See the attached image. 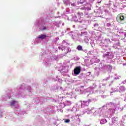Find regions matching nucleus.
<instances>
[{"mask_svg":"<svg viewBox=\"0 0 126 126\" xmlns=\"http://www.w3.org/2000/svg\"><path fill=\"white\" fill-rule=\"evenodd\" d=\"M81 71V67L80 66L77 67L74 69V75H78Z\"/></svg>","mask_w":126,"mask_h":126,"instance_id":"nucleus-5","label":"nucleus"},{"mask_svg":"<svg viewBox=\"0 0 126 126\" xmlns=\"http://www.w3.org/2000/svg\"><path fill=\"white\" fill-rule=\"evenodd\" d=\"M78 14H81V15H83V14H82V13H78Z\"/></svg>","mask_w":126,"mask_h":126,"instance_id":"nucleus-20","label":"nucleus"},{"mask_svg":"<svg viewBox=\"0 0 126 126\" xmlns=\"http://www.w3.org/2000/svg\"><path fill=\"white\" fill-rule=\"evenodd\" d=\"M65 44H66V42H65V41L63 40V44H65Z\"/></svg>","mask_w":126,"mask_h":126,"instance_id":"nucleus-18","label":"nucleus"},{"mask_svg":"<svg viewBox=\"0 0 126 126\" xmlns=\"http://www.w3.org/2000/svg\"><path fill=\"white\" fill-rule=\"evenodd\" d=\"M43 28H41V29H42V30H45V29H46V27H42Z\"/></svg>","mask_w":126,"mask_h":126,"instance_id":"nucleus-15","label":"nucleus"},{"mask_svg":"<svg viewBox=\"0 0 126 126\" xmlns=\"http://www.w3.org/2000/svg\"><path fill=\"white\" fill-rule=\"evenodd\" d=\"M66 103H68V104H66V105H71V102L67 101Z\"/></svg>","mask_w":126,"mask_h":126,"instance_id":"nucleus-14","label":"nucleus"},{"mask_svg":"<svg viewBox=\"0 0 126 126\" xmlns=\"http://www.w3.org/2000/svg\"><path fill=\"white\" fill-rule=\"evenodd\" d=\"M125 37H126V34H125Z\"/></svg>","mask_w":126,"mask_h":126,"instance_id":"nucleus-27","label":"nucleus"},{"mask_svg":"<svg viewBox=\"0 0 126 126\" xmlns=\"http://www.w3.org/2000/svg\"><path fill=\"white\" fill-rule=\"evenodd\" d=\"M117 21L119 23H123L126 19V15L120 14L117 15L116 18Z\"/></svg>","mask_w":126,"mask_h":126,"instance_id":"nucleus-1","label":"nucleus"},{"mask_svg":"<svg viewBox=\"0 0 126 126\" xmlns=\"http://www.w3.org/2000/svg\"><path fill=\"white\" fill-rule=\"evenodd\" d=\"M71 6H75V4L74 3L71 4Z\"/></svg>","mask_w":126,"mask_h":126,"instance_id":"nucleus-17","label":"nucleus"},{"mask_svg":"<svg viewBox=\"0 0 126 126\" xmlns=\"http://www.w3.org/2000/svg\"><path fill=\"white\" fill-rule=\"evenodd\" d=\"M104 108H106V106H104L102 107L101 110H104Z\"/></svg>","mask_w":126,"mask_h":126,"instance_id":"nucleus-19","label":"nucleus"},{"mask_svg":"<svg viewBox=\"0 0 126 126\" xmlns=\"http://www.w3.org/2000/svg\"><path fill=\"white\" fill-rule=\"evenodd\" d=\"M77 49L78 51H81L82 50V46L78 45L77 47Z\"/></svg>","mask_w":126,"mask_h":126,"instance_id":"nucleus-11","label":"nucleus"},{"mask_svg":"<svg viewBox=\"0 0 126 126\" xmlns=\"http://www.w3.org/2000/svg\"><path fill=\"white\" fill-rule=\"evenodd\" d=\"M120 90L121 91H125V90H126V88H125L124 86H121L120 87Z\"/></svg>","mask_w":126,"mask_h":126,"instance_id":"nucleus-12","label":"nucleus"},{"mask_svg":"<svg viewBox=\"0 0 126 126\" xmlns=\"http://www.w3.org/2000/svg\"><path fill=\"white\" fill-rule=\"evenodd\" d=\"M89 103H90V100H88V101H81V108H84L83 110H85L87 106H88Z\"/></svg>","mask_w":126,"mask_h":126,"instance_id":"nucleus-4","label":"nucleus"},{"mask_svg":"<svg viewBox=\"0 0 126 126\" xmlns=\"http://www.w3.org/2000/svg\"><path fill=\"white\" fill-rule=\"evenodd\" d=\"M47 36L45 35L41 34L38 36V39H45Z\"/></svg>","mask_w":126,"mask_h":126,"instance_id":"nucleus-8","label":"nucleus"},{"mask_svg":"<svg viewBox=\"0 0 126 126\" xmlns=\"http://www.w3.org/2000/svg\"><path fill=\"white\" fill-rule=\"evenodd\" d=\"M9 105L10 107H13L14 108H18L19 107L18 101L16 100H12L10 102Z\"/></svg>","mask_w":126,"mask_h":126,"instance_id":"nucleus-2","label":"nucleus"},{"mask_svg":"<svg viewBox=\"0 0 126 126\" xmlns=\"http://www.w3.org/2000/svg\"><path fill=\"white\" fill-rule=\"evenodd\" d=\"M63 25H64V24H63Z\"/></svg>","mask_w":126,"mask_h":126,"instance_id":"nucleus-26","label":"nucleus"},{"mask_svg":"<svg viewBox=\"0 0 126 126\" xmlns=\"http://www.w3.org/2000/svg\"><path fill=\"white\" fill-rule=\"evenodd\" d=\"M81 37H82V34H77V33H75L74 36L73 35L72 36L73 40H77L78 41H81V39H79Z\"/></svg>","mask_w":126,"mask_h":126,"instance_id":"nucleus-6","label":"nucleus"},{"mask_svg":"<svg viewBox=\"0 0 126 126\" xmlns=\"http://www.w3.org/2000/svg\"><path fill=\"white\" fill-rule=\"evenodd\" d=\"M65 122L66 123H69V122H70V120H69V119H66V120L65 121Z\"/></svg>","mask_w":126,"mask_h":126,"instance_id":"nucleus-13","label":"nucleus"},{"mask_svg":"<svg viewBox=\"0 0 126 126\" xmlns=\"http://www.w3.org/2000/svg\"><path fill=\"white\" fill-rule=\"evenodd\" d=\"M59 50H62V51H63V50L65 49V47H64V45H60L59 47H58Z\"/></svg>","mask_w":126,"mask_h":126,"instance_id":"nucleus-7","label":"nucleus"},{"mask_svg":"<svg viewBox=\"0 0 126 126\" xmlns=\"http://www.w3.org/2000/svg\"><path fill=\"white\" fill-rule=\"evenodd\" d=\"M91 110H94V108H92Z\"/></svg>","mask_w":126,"mask_h":126,"instance_id":"nucleus-24","label":"nucleus"},{"mask_svg":"<svg viewBox=\"0 0 126 126\" xmlns=\"http://www.w3.org/2000/svg\"><path fill=\"white\" fill-rule=\"evenodd\" d=\"M9 98H10V96H9Z\"/></svg>","mask_w":126,"mask_h":126,"instance_id":"nucleus-28","label":"nucleus"},{"mask_svg":"<svg viewBox=\"0 0 126 126\" xmlns=\"http://www.w3.org/2000/svg\"><path fill=\"white\" fill-rule=\"evenodd\" d=\"M104 68L107 69V70H111L112 69V66L110 65L105 66H104Z\"/></svg>","mask_w":126,"mask_h":126,"instance_id":"nucleus-10","label":"nucleus"},{"mask_svg":"<svg viewBox=\"0 0 126 126\" xmlns=\"http://www.w3.org/2000/svg\"><path fill=\"white\" fill-rule=\"evenodd\" d=\"M107 26H111V24H110V23H107Z\"/></svg>","mask_w":126,"mask_h":126,"instance_id":"nucleus-16","label":"nucleus"},{"mask_svg":"<svg viewBox=\"0 0 126 126\" xmlns=\"http://www.w3.org/2000/svg\"><path fill=\"white\" fill-rule=\"evenodd\" d=\"M64 3L66 5H68V4H70V2L69 1V0H64Z\"/></svg>","mask_w":126,"mask_h":126,"instance_id":"nucleus-9","label":"nucleus"},{"mask_svg":"<svg viewBox=\"0 0 126 126\" xmlns=\"http://www.w3.org/2000/svg\"><path fill=\"white\" fill-rule=\"evenodd\" d=\"M20 89H27L29 92L32 91V88L30 86H26L25 84H23L20 86Z\"/></svg>","mask_w":126,"mask_h":126,"instance_id":"nucleus-3","label":"nucleus"},{"mask_svg":"<svg viewBox=\"0 0 126 126\" xmlns=\"http://www.w3.org/2000/svg\"><path fill=\"white\" fill-rule=\"evenodd\" d=\"M63 107H64V106H65L64 104H63Z\"/></svg>","mask_w":126,"mask_h":126,"instance_id":"nucleus-23","label":"nucleus"},{"mask_svg":"<svg viewBox=\"0 0 126 126\" xmlns=\"http://www.w3.org/2000/svg\"><path fill=\"white\" fill-rule=\"evenodd\" d=\"M58 80H59V81H60V82H62V80H61V79H58Z\"/></svg>","mask_w":126,"mask_h":126,"instance_id":"nucleus-21","label":"nucleus"},{"mask_svg":"<svg viewBox=\"0 0 126 126\" xmlns=\"http://www.w3.org/2000/svg\"><path fill=\"white\" fill-rule=\"evenodd\" d=\"M79 22H80V23H81V22H82V21H79Z\"/></svg>","mask_w":126,"mask_h":126,"instance_id":"nucleus-22","label":"nucleus"},{"mask_svg":"<svg viewBox=\"0 0 126 126\" xmlns=\"http://www.w3.org/2000/svg\"><path fill=\"white\" fill-rule=\"evenodd\" d=\"M70 33H73V32H70Z\"/></svg>","mask_w":126,"mask_h":126,"instance_id":"nucleus-25","label":"nucleus"}]
</instances>
